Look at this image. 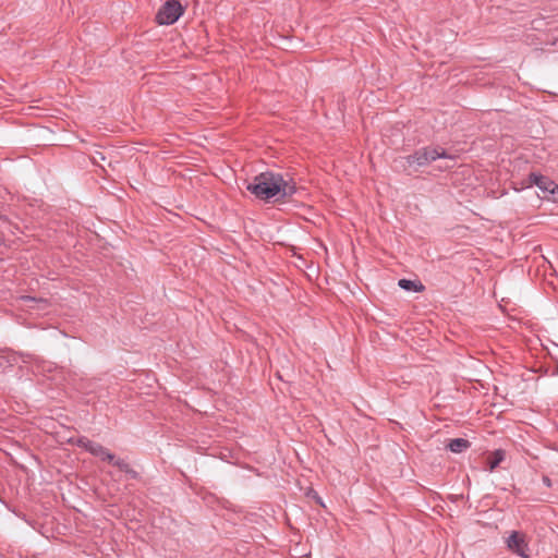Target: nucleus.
Here are the masks:
<instances>
[{
  "label": "nucleus",
  "instance_id": "nucleus-1",
  "mask_svg": "<svg viewBox=\"0 0 558 558\" xmlns=\"http://www.w3.org/2000/svg\"><path fill=\"white\" fill-rule=\"evenodd\" d=\"M282 175L275 172H262L256 175L246 189L260 199H270L279 195Z\"/></svg>",
  "mask_w": 558,
  "mask_h": 558
},
{
  "label": "nucleus",
  "instance_id": "nucleus-2",
  "mask_svg": "<svg viewBox=\"0 0 558 558\" xmlns=\"http://www.w3.org/2000/svg\"><path fill=\"white\" fill-rule=\"evenodd\" d=\"M184 8L178 0L166 1L156 14V22L159 25H171L183 14Z\"/></svg>",
  "mask_w": 558,
  "mask_h": 558
},
{
  "label": "nucleus",
  "instance_id": "nucleus-3",
  "mask_svg": "<svg viewBox=\"0 0 558 558\" xmlns=\"http://www.w3.org/2000/svg\"><path fill=\"white\" fill-rule=\"evenodd\" d=\"M507 548L520 556L521 558H530L531 551L527 537L519 531H511L505 541Z\"/></svg>",
  "mask_w": 558,
  "mask_h": 558
},
{
  "label": "nucleus",
  "instance_id": "nucleus-4",
  "mask_svg": "<svg viewBox=\"0 0 558 558\" xmlns=\"http://www.w3.org/2000/svg\"><path fill=\"white\" fill-rule=\"evenodd\" d=\"M448 155L442 148H434V147H425L421 150L415 151L413 155L409 156V163H416L417 166H424L432 161H435L438 158H447Z\"/></svg>",
  "mask_w": 558,
  "mask_h": 558
},
{
  "label": "nucleus",
  "instance_id": "nucleus-5",
  "mask_svg": "<svg viewBox=\"0 0 558 558\" xmlns=\"http://www.w3.org/2000/svg\"><path fill=\"white\" fill-rule=\"evenodd\" d=\"M77 446L88 451L90 454L100 458L101 460H112L113 453H111L102 445L89 440L86 437H80L76 441Z\"/></svg>",
  "mask_w": 558,
  "mask_h": 558
},
{
  "label": "nucleus",
  "instance_id": "nucleus-6",
  "mask_svg": "<svg viewBox=\"0 0 558 558\" xmlns=\"http://www.w3.org/2000/svg\"><path fill=\"white\" fill-rule=\"evenodd\" d=\"M529 186L536 185L542 192H553V189H557V184L549 178L542 175L536 172H532L527 177Z\"/></svg>",
  "mask_w": 558,
  "mask_h": 558
},
{
  "label": "nucleus",
  "instance_id": "nucleus-7",
  "mask_svg": "<svg viewBox=\"0 0 558 558\" xmlns=\"http://www.w3.org/2000/svg\"><path fill=\"white\" fill-rule=\"evenodd\" d=\"M109 463H112L114 466H117L120 471L128 474L131 478L135 480L138 477V473L130 466V464L123 460L119 459L113 454L112 460H107Z\"/></svg>",
  "mask_w": 558,
  "mask_h": 558
},
{
  "label": "nucleus",
  "instance_id": "nucleus-8",
  "mask_svg": "<svg viewBox=\"0 0 558 558\" xmlns=\"http://www.w3.org/2000/svg\"><path fill=\"white\" fill-rule=\"evenodd\" d=\"M470 447V441L464 438L451 439L447 448L453 453H461Z\"/></svg>",
  "mask_w": 558,
  "mask_h": 558
},
{
  "label": "nucleus",
  "instance_id": "nucleus-9",
  "mask_svg": "<svg viewBox=\"0 0 558 558\" xmlns=\"http://www.w3.org/2000/svg\"><path fill=\"white\" fill-rule=\"evenodd\" d=\"M398 286L405 291L422 292L424 286L420 281L409 279H400Z\"/></svg>",
  "mask_w": 558,
  "mask_h": 558
},
{
  "label": "nucleus",
  "instance_id": "nucleus-10",
  "mask_svg": "<svg viewBox=\"0 0 558 558\" xmlns=\"http://www.w3.org/2000/svg\"><path fill=\"white\" fill-rule=\"evenodd\" d=\"M505 456L506 453L501 449H497L493 452L488 461L490 472L494 471L505 460Z\"/></svg>",
  "mask_w": 558,
  "mask_h": 558
},
{
  "label": "nucleus",
  "instance_id": "nucleus-11",
  "mask_svg": "<svg viewBox=\"0 0 558 558\" xmlns=\"http://www.w3.org/2000/svg\"><path fill=\"white\" fill-rule=\"evenodd\" d=\"M295 193V186L288 183L283 178L280 186V193L278 196L281 198L290 197Z\"/></svg>",
  "mask_w": 558,
  "mask_h": 558
},
{
  "label": "nucleus",
  "instance_id": "nucleus-12",
  "mask_svg": "<svg viewBox=\"0 0 558 558\" xmlns=\"http://www.w3.org/2000/svg\"><path fill=\"white\" fill-rule=\"evenodd\" d=\"M550 194L555 195V201H558V184H557V189H553V192H549Z\"/></svg>",
  "mask_w": 558,
  "mask_h": 558
},
{
  "label": "nucleus",
  "instance_id": "nucleus-13",
  "mask_svg": "<svg viewBox=\"0 0 558 558\" xmlns=\"http://www.w3.org/2000/svg\"><path fill=\"white\" fill-rule=\"evenodd\" d=\"M543 482L548 487L551 485L550 480L548 477H546V476L543 478Z\"/></svg>",
  "mask_w": 558,
  "mask_h": 558
},
{
  "label": "nucleus",
  "instance_id": "nucleus-14",
  "mask_svg": "<svg viewBox=\"0 0 558 558\" xmlns=\"http://www.w3.org/2000/svg\"><path fill=\"white\" fill-rule=\"evenodd\" d=\"M0 219L5 220V217L0 214Z\"/></svg>",
  "mask_w": 558,
  "mask_h": 558
}]
</instances>
